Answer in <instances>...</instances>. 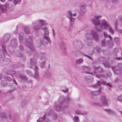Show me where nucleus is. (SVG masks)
I'll return each instance as SVG.
<instances>
[{"instance_id":"nucleus-1","label":"nucleus","mask_w":122,"mask_h":122,"mask_svg":"<svg viewBox=\"0 0 122 122\" xmlns=\"http://www.w3.org/2000/svg\"><path fill=\"white\" fill-rule=\"evenodd\" d=\"M102 17L101 16L96 15L95 16L94 18L92 20L93 24L96 26V30L98 31H101L102 29V26L100 24V21L99 20Z\"/></svg>"},{"instance_id":"nucleus-2","label":"nucleus","mask_w":122,"mask_h":122,"mask_svg":"<svg viewBox=\"0 0 122 122\" xmlns=\"http://www.w3.org/2000/svg\"><path fill=\"white\" fill-rule=\"evenodd\" d=\"M65 99L63 96H61L58 100V102L60 105H57L56 104L55 105V108L56 110L57 111L59 110L63 111L64 110V108L63 107H61L62 105L64 102Z\"/></svg>"},{"instance_id":"nucleus-3","label":"nucleus","mask_w":122,"mask_h":122,"mask_svg":"<svg viewBox=\"0 0 122 122\" xmlns=\"http://www.w3.org/2000/svg\"><path fill=\"white\" fill-rule=\"evenodd\" d=\"M33 40L30 36H29L28 39H27L26 44V46L28 47L32 51H34L35 49L32 44Z\"/></svg>"},{"instance_id":"nucleus-4","label":"nucleus","mask_w":122,"mask_h":122,"mask_svg":"<svg viewBox=\"0 0 122 122\" xmlns=\"http://www.w3.org/2000/svg\"><path fill=\"white\" fill-rule=\"evenodd\" d=\"M51 42L50 40V39L43 38L41 40V44L39 45L41 46L42 45H43L44 46H46L48 44V43L51 44Z\"/></svg>"},{"instance_id":"nucleus-5","label":"nucleus","mask_w":122,"mask_h":122,"mask_svg":"<svg viewBox=\"0 0 122 122\" xmlns=\"http://www.w3.org/2000/svg\"><path fill=\"white\" fill-rule=\"evenodd\" d=\"M100 101H101L102 105V106H107L108 105V100L104 96H101L100 98Z\"/></svg>"},{"instance_id":"nucleus-6","label":"nucleus","mask_w":122,"mask_h":122,"mask_svg":"<svg viewBox=\"0 0 122 122\" xmlns=\"http://www.w3.org/2000/svg\"><path fill=\"white\" fill-rule=\"evenodd\" d=\"M18 45L17 40L16 39H14L11 41L10 44L8 46L15 48Z\"/></svg>"},{"instance_id":"nucleus-7","label":"nucleus","mask_w":122,"mask_h":122,"mask_svg":"<svg viewBox=\"0 0 122 122\" xmlns=\"http://www.w3.org/2000/svg\"><path fill=\"white\" fill-rule=\"evenodd\" d=\"M82 69L86 71V73H88L92 75H95L96 73V71L93 72H91L89 71H90L91 69V68L89 67L84 66L82 67Z\"/></svg>"},{"instance_id":"nucleus-8","label":"nucleus","mask_w":122,"mask_h":122,"mask_svg":"<svg viewBox=\"0 0 122 122\" xmlns=\"http://www.w3.org/2000/svg\"><path fill=\"white\" fill-rule=\"evenodd\" d=\"M91 34L92 35L93 39L97 41H98L99 38L98 33L95 31L92 30L91 31Z\"/></svg>"},{"instance_id":"nucleus-9","label":"nucleus","mask_w":122,"mask_h":122,"mask_svg":"<svg viewBox=\"0 0 122 122\" xmlns=\"http://www.w3.org/2000/svg\"><path fill=\"white\" fill-rule=\"evenodd\" d=\"M36 65L37 62L36 60L34 59H31L30 63L29 65V67L30 68H32Z\"/></svg>"},{"instance_id":"nucleus-10","label":"nucleus","mask_w":122,"mask_h":122,"mask_svg":"<svg viewBox=\"0 0 122 122\" xmlns=\"http://www.w3.org/2000/svg\"><path fill=\"white\" fill-rule=\"evenodd\" d=\"M74 45L75 48L78 49H81L82 47V44L79 41H75L74 43Z\"/></svg>"},{"instance_id":"nucleus-11","label":"nucleus","mask_w":122,"mask_h":122,"mask_svg":"<svg viewBox=\"0 0 122 122\" xmlns=\"http://www.w3.org/2000/svg\"><path fill=\"white\" fill-rule=\"evenodd\" d=\"M46 56V54L43 52L39 54V58L42 61H46L47 60Z\"/></svg>"},{"instance_id":"nucleus-12","label":"nucleus","mask_w":122,"mask_h":122,"mask_svg":"<svg viewBox=\"0 0 122 122\" xmlns=\"http://www.w3.org/2000/svg\"><path fill=\"white\" fill-rule=\"evenodd\" d=\"M43 76L45 78H51L52 75L50 72L47 71L44 72L43 74Z\"/></svg>"},{"instance_id":"nucleus-13","label":"nucleus","mask_w":122,"mask_h":122,"mask_svg":"<svg viewBox=\"0 0 122 122\" xmlns=\"http://www.w3.org/2000/svg\"><path fill=\"white\" fill-rule=\"evenodd\" d=\"M37 22H39L41 26V29L42 27H44L46 25V21L42 19H40L37 20Z\"/></svg>"},{"instance_id":"nucleus-14","label":"nucleus","mask_w":122,"mask_h":122,"mask_svg":"<svg viewBox=\"0 0 122 122\" xmlns=\"http://www.w3.org/2000/svg\"><path fill=\"white\" fill-rule=\"evenodd\" d=\"M104 110L109 115H115L116 114V112L113 110L110 109H104Z\"/></svg>"},{"instance_id":"nucleus-15","label":"nucleus","mask_w":122,"mask_h":122,"mask_svg":"<svg viewBox=\"0 0 122 122\" xmlns=\"http://www.w3.org/2000/svg\"><path fill=\"white\" fill-rule=\"evenodd\" d=\"M101 92V89L100 87L98 88V90L95 91L91 92V93L93 95H98Z\"/></svg>"},{"instance_id":"nucleus-16","label":"nucleus","mask_w":122,"mask_h":122,"mask_svg":"<svg viewBox=\"0 0 122 122\" xmlns=\"http://www.w3.org/2000/svg\"><path fill=\"white\" fill-rule=\"evenodd\" d=\"M101 85V83L100 81H99L97 80L96 83L92 85V86L95 88H97L98 87V88H99V87L101 88L100 86Z\"/></svg>"},{"instance_id":"nucleus-17","label":"nucleus","mask_w":122,"mask_h":122,"mask_svg":"<svg viewBox=\"0 0 122 122\" xmlns=\"http://www.w3.org/2000/svg\"><path fill=\"white\" fill-rule=\"evenodd\" d=\"M10 37V35L9 34H5L3 38V41L4 42H6L8 40Z\"/></svg>"},{"instance_id":"nucleus-18","label":"nucleus","mask_w":122,"mask_h":122,"mask_svg":"<svg viewBox=\"0 0 122 122\" xmlns=\"http://www.w3.org/2000/svg\"><path fill=\"white\" fill-rule=\"evenodd\" d=\"M101 22L102 25L104 26L105 28L106 29H107L109 26L108 25L106 21L105 20H102L101 21Z\"/></svg>"},{"instance_id":"nucleus-19","label":"nucleus","mask_w":122,"mask_h":122,"mask_svg":"<svg viewBox=\"0 0 122 122\" xmlns=\"http://www.w3.org/2000/svg\"><path fill=\"white\" fill-rule=\"evenodd\" d=\"M111 67L112 69L116 74H118L120 72L121 69H120L119 70L116 69V66H112Z\"/></svg>"},{"instance_id":"nucleus-20","label":"nucleus","mask_w":122,"mask_h":122,"mask_svg":"<svg viewBox=\"0 0 122 122\" xmlns=\"http://www.w3.org/2000/svg\"><path fill=\"white\" fill-rule=\"evenodd\" d=\"M60 48L63 51H64L66 50V48L65 47L64 43L63 42H62L60 46Z\"/></svg>"},{"instance_id":"nucleus-21","label":"nucleus","mask_w":122,"mask_h":122,"mask_svg":"<svg viewBox=\"0 0 122 122\" xmlns=\"http://www.w3.org/2000/svg\"><path fill=\"white\" fill-rule=\"evenodd\" d=\"M9 87H11V88L10 89L9 92H11L13 91H14L16 87L14 85H13L12 83H10V84Z\"/></svg>"},{"instance_id":"nucleus-22","label":"nucleus","mask_w":122,"mask_h":122,"mask_svg":"<svg viewBox=\"0 0 122 122\" xmlns=\"http://www.w3.org/2000/svg\"><path fill=\"white\" fill-rule=\"evenodd\" d=\"M83 60L82 58H80L77 59L76 61V63L77 64H80L83 62Z\"/></svg>"},{"instance_id":"nucleus-23","label":"nucleus","mask_w":122,"mask_h":122,"mask_svg":"<svg viewBox=\"0 0 122 122\" xmlns=\"http://www.w3.org/2000/svg\"><path fill=\"white\" fill-rule=\"evenodd\" d=\"M86 36L87 39L92 40L93 39L92 35L91 34V32L90 33L87 34L86 35Z\"/></svg>"},{"instance_id":"nucleus-24","label":"nucleus","mask_w":122,"mask_h":122,"mask_svg":"<svg viewBox=\"0 0 122 122\" xmlns=\"http://www.w3.org/2000/svg\"><path fill=\"white\" fill-rule=\"evenodd\" d=\"M22 0H13L12 3L15 5L17 4H20Z\"/></svg>"},{"instance_id":"nucleus-25","label":"nucleus","mask_w":122,"mask_h":122,"mask_svg":"<svg viewBox=\"0 0 122 122\" xmlns=\"http://www.w3.org/2000/svg\"><path fill=\"white\" fill-rule=\"evenodd\" d=\"M94 68L96 69H97L99 72H102L103 70V68L100 67V66L98 67L94 66Z\"/></svg>"},{"instance_id":"nucleus-26","label":"nucleus","mask_w":122,"mask_h":122,"mask_svg":"<svg viewBox=\"0 0 122 122\" xmlns=\"http://www.w3.org/2000/svg\"><path fill=\"white\" fill-rule=\"evenodd\" d=\"M19 77L22 80L26 81L27 79V77L23 75H20L19 76Z\"/></svg>"},{"instance_id":"nucleus-27","label":"nucleus","mask_w":122,"mask_h":122,"mask_svg":"<svg viewBox=\"0 0 122 122\" xmlns=\"http://www.w3.org/2000/svg\"><path fill=\"white\" fill-rule=\"evenodd\" d=\"M85 80L89 82H91L93 80L92 78H91L90 76H86L85 77Z\"/></svg>"},{"instance_id":"nucleus-28","label":"nucleus","mask_w":122,"mask_h":122,"mask_svg":"<svg viewBox=\"0 0 122 122\" xmlns=\"http://www.w3.org/2000/svg\"><path fill=\"white\" fill-rule=\"evenodd\" d=\"M24 35V34L22 32H21L19 34V39L20 41V42L22 41V42H23L22 40H24V39H23V36Z\"/></svg>"},{"instance_id":"nucleus-29","label":"nucleus","mask_w":122,"mask_h":122,"mask_svg":"<svg viewBox=\"0 0 122 122\" xmlns=\"http://www.w3.org/2000/svg\"><path fill=\"white\" fill-rule=\"evenodd\" d=\"M0 10H1V12H0V15L1 13L3 12L5 10V6L4 5H1L0 4Z\"/></svg>"},{"instance_id":"nucleus-30","label":"nucleus","mask_w":122,"mask_h":122,"mask_svg":"<svg viewBox=\"0 0 122 122\" xmlns=\"http://www.w3.org/2000/svg\"><path fill=\"white\" fill-rule=\"evenodd\" d=\"M86 12V8L84 7H82L81 9L80 14L81 15H83Z\"/></svg>"},{"instance_id":"nucleus-31","label":"nucleus","mask_w":122,"mask_h":122,"mask_svg":"<svg viewBox=\"0 0 122 122\" xmlns=\"http://www.w3.org/2000/svg\"><path fill=\"white\" fill-rule=\"evenodd\" d=\"M42 29L44 31V34H49V32L48 31V29L46 27H42Z\"/></svg>"},{"instance_id":"nucleus-32","label":"nucleus","mask_w":122,"mask_h":122,"mask_svg":"<svg viewBox=\"0 0 122 122\" xmlns=\"http://www.w3.org/2000/svg\"><path fill=\"white\" fill-rule=\"evenodd\" d=\"M101 82L103 84L105 85L106 84L107 85H108L110 87H112L111 85L109 84V83H107L106 84V81H104L103 79H101Z\"/></svg>"},{"instance_id":"nucleus-33","label":"nucleus","mask_w":122,"mask_h":122,"mask_svg":"<svg viewBox=\"0 0 122 122\" xmlns=\"http://www.w3.org/2000/svg\"><path fill=\"white\" fill-rule=\"evenodd\" d=\"M25 32L26 34H28L30 32L29 28L28 26H25L24 27Z\"/></svg>"},{"instance_id":"nucleus-34","label":"nucleus","mask_w":122,"mask_h":122,"mask_svg":"<svg viewBox=\"0 0 122 122\" xmlns=\"http://www.w3.org/2000/svg\"><path fill=\"white\" fill-rule=\"evenodd\" d=\"M5 57V53L2 50L0 51V58H4Z\"/></svg>"},{"instance_id":"nucleus-35","label":"nucleus","mask_w":122,"mask_h":122,"mask_svg":"<svg viewBox=\"0 0 122 122\" xmlns=\"http://www.w3.org/2000/svg\"><path fill=\"white\" fill-rule=\"evenodd\" d=\"M7 83L6 81H2L1 82V85L3 86H5L7 85Z\"/></svg>"},{"instance_id":"nucleus-36","label":"nucleus","mask_w":122,"mask_h":122,"mask_svg":"<svg viewBox=\"0 0 122 122\" xmlns=\"http://www.w3.org/2000/svg\"><path fill=\"white\" fill-rule=\"evenodd\" d=\"M107 45L109 47H112L113 46V43L112 42L109 41H107Z\"/></svg>"},{"instance_id":"nucleus-37","label":"nucleus","mask_w":122,"mask_h":122,"mask_svg":"<svg viewBox=\"0 0 122 122\" xmlns=\"http://www.w3.org/2000/svg\"><path fill=\"white\" fill-rule=\"evenodd\" d=\"M74 53L75 55L77 56H81V52L78 51H76Z\"/></svg>"},{"instance_id":"nucleus-38","label":"nucleus","mask_w":122,"mask_h":122,"mask_svg":"<svg viewBox=\"0 0 122 122\" xmlns=\"http://www.w3.org/2000/svg\"><path fill=\"white\" fill-rule=\"evenodd\" d=\"M46 61H44L40 64V66L41 68H43L45 66Z\"/></svg>"},{"instance_id":"nucleus-39","label":"nucleus","mask_w":122,"mask_h":122,"mask_svg":"<svg viewBox=\"0 0 122 122\" xmlns=\"http://www.w3.org/2000/svg\"><path fill=\"white\" fill-rule=\"evenodd\" d=\"M114 40L117 44H119L120 43V40L117 37L114 38Z\"/></svg>"},{"instance_id":"nucleus-40","label":"nucleus","mask_w":122,"mask_h":122,"mask_svg":"<svg viewBox=\"0 0 122 122\" xmlns=\"http://www.w3.org/2000/svg\"><path fill=\"white\" fill-rule=\"evenodd\" d=\"M15 71H8L7 72V74H11V76L12 77H13V76L14 75H15Z\"/></svg>"},{"instance_id":"nucleus-41","label":"nucleus","mask_w":122,"mask_h":122,"mask_svg":"<svg viewBox=\"0 0 122 122\" xmlns=\"http://www.w3.org/2000/svg\"><path fill=\"white\" fill-rule=\"evenodd\" d=\"M6 113L5 112L2 113L0 115V117L2 118L5 119L6 117Z\"/></svg>"},{"instance_id":"nucleus-42","label":"nucleus","mask_w":122,"mask_h":122,"mask_svg":"<svg viewBox=\"0 0 122 122\" xmlns=\"http://www.w3.org/2000/svg\"><path fill=\"white\" fill-rule=\"evenodd\" d=\"M26 72L28 75L30 76H32L33 75L32 73L30 70H27L26 71Z\"/></svg>"},{"instance_id":"nucleus-43","label":"nucleus","mask_w":122,"mask_h":122,"mask_svg":"<svg viewBox=\"0 0 122 122\" xmlns=\"http://www.w3.org/2000/svg\"><path fill=\"white\" fill-rule=\"evenodd\" d=\"M16 54L18 57H22L23 56L22 54L19 51H17L16 52Z\"/></svg>"},{"instance_id":"nucleus-44","label":"nucleus","mask_w":122,"mask_h":122,"mask_svg":"<svg viewBox=\"0 0 122 122\" xmlns=\"http://www.w3.org/2000/svg\"><path fill=\"white\" fill-rule=\"evenodd\" d=\"M38 73H39L35 72V74L34 76V77L37 80L39 78Z\"/></svg>"},{"instance_id":"nucleus-45","label":"nucleus","mask_w":122,"mask_h":122,"mask_svg":"<svg viewBox=\"0 0 122 122\" xmlns=\"http://www.w3.org/2000/svg\"><path fill=\"white\" fill-rule=\"evenodd\" d=\"M40 26L38 25H36L34 26L33 28L35 30H37L40 29Z\"/></svg>"},{"instance_id":"nucleus-46","label":"nucleus","mask_w":122,"mask_h":122,"mask_svg":"<svg viewBox=\"0 0 122 122\" xmlns=\"http://www.w3.org/2000/svg\"><path fill=\"white\" fill-rule=\"evenodd\" d=\"M103 64L105 66H106L107 68H109L111 66V65L108 62H106L104 63Z\"/></svg>"},{"instance_id":"nucleus-47","label":"nucleus","mask_w":122,"mask_h":122,"mask_svg":"<svg viewBox=\"0 0 122 122\" xmlns=\"http://www.w3.org/2000/svg\"><path fill=\"white\" fill-rule=\"evenodd\" d=\"M70 19V21L71 23H73L75 21V19L72 17H69L68 18Z\"/></svg>"},{"instance_id":"nucleus-48","label":"nucleus","mask_w":122,"mask_h":122,"mask_svg":"<svg viewBox=\"0 0 122 122\" xmlns=\"http://www.w3.org/2000/svg\"><path fill=\"white\" fill-rule=\"evenodd\" d=\"M65 99L66 100L68 101H69L72 100L69 95H67L65 97Z\"/></svg>"},{"instance_id":"nucleus-49","label":"nucleus","mask_w":122,"mask_h":122,"mask_svg":"<svg viewBox=\"0 0 122 122\" xmlns=\"http://www.w3.org/2000/svg\"><path fill=\"white\" fill-rule=\"evenodd\" d=\"M105 40H104L101 41V44L102 46H105L106 45L105 43Z\"/></svg>"},{"instance_id":"nucleus-50","label":"nucleus","mask_w":122,"mask_h":122,"mask_svg":"<svg viewBox=\"0 0 122 122\" xmlns=\"http://www.w3.org/2000/svg\"><path fill=\"white\" fill-rule=\"evenodd\" d=\"M76 114L77 115L81 114L83 115L81 113V111L79 110H77L76 111Z\"/></svg>"},{"instance_id":"nucleus-51","label":"nucleus","mask_w":122,"mask_h":122,"mask_svg":"<svg viewBox=\"0 0 122 122\" xmlns=\"http://www.w3.org/2000/svg\"><path fill=\"white\" fill-rule=\"evenodd\" d=\"M68 18L72 17V14L71 11H68Z\"/></svg>"},{"instance_id":"nucleus-52","label":"nucleus","mask_w":122,"mask_h":122,"mask_svg":"<svg viewBox=\"0 0 122 122\" xmlns=\"http://www.w3.org/2000/svg\"><path fill=\"white\" fill-rule=\"evenodd\" d=\"M49 34H44L43 36V38L48 39H50L49 36Z\"/></svg>"},{"instance_id":"nucleus-53","label":"nucleus","mask_w":122,"mask_h":122,"mask_svg":"<svg viewBox=\"0 0 122 122\" xmlns=\"http://www.w3.org/2000/svg\"><path fill=\"white\" fill-rule=\"evenodd\" d=\"M117 100L119 101L122 102V95L118 97L117 98Z\"/></svg>"},{"instance_id":"nucleus-54","label":"nucleus","mask_w":122,"mask_h":122,"mask_svg":"<svg viewBox=\"0 0 122 122\" xmlns=\"http://www.w3.org/2000/svg\"><path fill=\"white\" fill-rule=\"evenodd\" d=\"M108 29L110 31L112 34H113L114 33V31L109 26H108V27L107 29Z\"/></svg>"},{"instance_id":"nucleus-55","label":"nucleus","mask_w":122,"mask_h":122,"mask_svg":"<svg viewBox=\"0 0 122 122\" xmlns=\"http://www.w3.org/2000/svg\"><path fill=\"white\" fill-rule=\"evenodd\" d=\"M35 72L39 73V68L38 66H36H36H35Z\"/></svg>"},{"instance_id":"nucleus-56","label":"nucleus","mask_w":122,"mask_h":122,"mask_svg":"<svg viewBox=\"0 0 122 122\" xmlns=\"http://www.w3.org/2000/svg\"><path fill=\"white\" fill-rule=\"evenodd\" d=\"M74 120L75 122H77L79 121L78 117L77 116H76L74 117Z\"/></svg>"},{"instance_id":"nucleus-57","label":"nucleus","mask_w":122,"mask_h":122,"mask_svg":"<svg viewBox=\"0 0 122 122\" xmlns=\"http://www.w3.org/2000/svg\"><path fill=\"white\" fill-rule=\"evenodd\" d=\"M117 20H116L115 21V30H117Z\"/></svg>"},{"instance_id":"nucleus-58","label":"nucleus","mask_w":122,"mask_h":122,"mask_svg":"<svg viewBox=\"0 0 122 122\" xmlns=\"http://www.w3.org/2000/svg\"><path fill=\"white\" fill-rule=\"evenodd\" d=\"M63 106L65 108H67L68 106V102L64 103L63 104Z\"/></svg>"},{"instance_id":"nucleus-59","label":"nucleus","mask_w":122,"mask_h":122,"mask_svg":"<svg viewBox=\"0 0 122 122\" xmlns=\"http://www.w3.org/2000/svg\"><path fill=\"white\" fill-rule=\"evenodd\" d=\"M5 78L9 81H10L12 80V79L10 78V77L9 76L5 77Z\"/></svg>"},{"instance_id":"nucleus-60","label":"nucleus","mask_w":122,"mask_h":122,"mask_svg":"<svg viewBox=\"0 0 122 122\" xmlns=\"http://www.w3.org/2000/svg\"><path fill=\"white\" fill-rule=\"evenodd\" d=\"M105 60V59L104 57H101L99 59V61L101 62L104 61Z\"/></svg>"},{"instance_id":"nucleus-61","label":"nucleus","mask_w":122,"mask_h":122,"mask_svg":"<svg viewBox=\"0 0 122 122\" xmlns=\"http://www.w3.org/2000/svg\"><path fill=\"white\" fill-rule=\"evenodd\" d=\"M68 90H69V89L67 88H66V90H63V89H62L61 90V91H62L63 92H64L65 93L67 92H68Z\"/></svg>"},{"instance_id":"nucleus-62","label":"nucleus","mask_w":122,"mask_h":122,"mask_svg":"<svg viewBox=\"0 0 122 122\" xmlns=\"http://www.w3.org/2000/svg\"><path fill=\"white\" fill-rule=\"evenodd\" d=\"M84 56L87 57L88 58H89V59H90L92 60V58L89 56L87 55L86 54H84Z\"/></svg>"},{"instance_id":"nucleus-63","label":"nucleus","mask_w":122,"mask_h":122,"mask_svg":"<svg viewBox=\"0 0 122 122\" xmlns=\"http://www.w3.org/2000/svg\"><path fill=\"white\" fill-rule=\"evenodd\" d=\"M46 116V114H45L41 118V120L42 121H44L45 119Z\"/></svg>"},{"instance_id":"nucleus-64","label":"nucleus","mask_w":122,"mask_h":122,"mask_svg":"<svg viewBox=\"0 0 122 122\" xmlns=\"http://www.w3.org/2000/svg\"><path fill=\"white\" fill-rule=\"evenodd\" d=\"M104 34L105 37H107L108 36V35L107 33L104 31Z\"/></svg>"}]
</instances>
